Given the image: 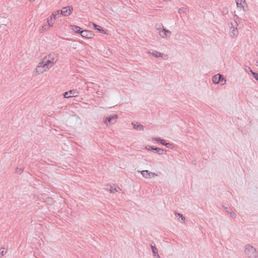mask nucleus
Returning <instances> with one entry per match:
<instances>
[{"mask_svg": "<svg viewBox=\"0 0 258 258\" xmlns=\"http://www.w3.org/2000/svg\"><path fill=\"white\" fill-rule=\"evenodd\" d=\"M141 173L142 176L146 178H153L157 176V174L154 172H150L147 170H143Z\"/></svg>", "mask_w": 258, "mask_h": 258, "instance_id": "7", "label": "nucleus"}, {"mask_svg": "<svg viewBox=\"0 0 258 258\" xmlns=\"http://www.w3.org/2000/svg\"><path fill=\"white\" fill-rule=\"evenodd\" d=\"M73 11V8L72 6L63 7L60 11V14L65 17L70 16Z\"/></svg>", "mask_w": 258, "mask_h": 258, "instance_id": "3", "label": "nucleus"}, {"mask_svg": "<svg viewBox=\"0 0 258 258\" xmlns=\"http://www.w3.org/2000/svg\"><path fill=\"white\" fill-rule=\"evenodd\" d=\"M105 189L110 193L118 192L119 188L114 184H107L106 185Z\"/></svg>", "mask_w": 258, "mask_h": 258, "instance_id": "4", "label": "nucleus"}, {"mask_svg": "<svg viewBox=\"0 0 258 258\" xmlns=\"http://www.w3.org/2000/svg\"><path fill=\"white\" fill-rule=\"evenodd\" d=\"M152 249L154 255H156V253L157 252V248L155 246H152Z\"/></svg>", "mask_w": 258, "mask_h": 258, "instance_id": "24", "label": "nucleus"}, {"mask_svg": "<svg viewBox=\"0 0 258 258\" xmlns=\"http://www.w3.org/2000/svg\"><path fill=\"white\" fill-rule=\"evenodd\" d=\"M93 26L94 27V28L96 29H97L98 31H100V32H103V30H102V28L101 26H98L94 23H93Z\"/></svg>", "mask_w": 258, "mask_h": 258, "instance_id": "18", "label": "nucleus"}, {"mask_svg": "<svg viewBox=\"0 0 258 258\" xmlns=\"http://www.w3.org/2000/svg\"><path fill=\"white\" fill-rule=\"evenodd\" d=\"M178 216L181 217V219L182 220H184V218L182 216V215H180V214H178Z\"/></svg>", "mask_w": 258, "mask_h": 258, "instance_id": "26", "label": "nucleus"}, {"mask_svg": "<svg viewBox=\"0 0 258 258\" xmlns=\"http://www.w3.org/2000/svg\"><path fill=\"white\" fill-rule=\"evenodd\" d=\"M170 34V32L168 30H165V29H163L160 32V35L162 37H167L169 36Z\"/></svg>", "mask_w": 258, "mask_h": 258, "instance_id": "14", "label": "nucleus"}, {"mask_svg": "<svg viewBox=\"0 0 258 258\" xmlns=\"http://www.w3.org/2000/svg\"><path fill=\"white\" fill-rule=\"evenodd\" d=\"M69 27L74 33H76L80 34L82 31V28L81 27L74 25H70Z\"/></svg>", "mask_w": 258, "mask_h": 258, "instance_id": "12", "label": "nucleus"}, {"mask_svg": "<svg viewBox=\"0 0 258 258\" xmlns=\"http://www.w3.org/2000/svg\"><path fill=\"white\" fill-rule=\"evenodd\" d=\"M132 124L134 125L135 129L139 130V131L143 130V126L142 125H141V124L136 125L135 124H134L133 123Z\"/></svg>", "mask_w": 258, "mask_h": 258, "instance_id": "16", "label": "nucleus"}, {"mask_svg": "<svg viewBox=\"0 0 258 258\" xmlns=\"http://www.w3.org/2000/svg\"><path fill=\"white\" fill-rule=\"evenodd\" d=\"M212 80L213 82L215 84L221 83L222 85H224L226 83V80L222 78V75L220 74H217L214 76Z\"/></svg>", "mask_w": 258, "mask_h": 258, "instance_id": "5", "label": "nucleus"}, {"mask_svg": "<svg viewBox=\"0 0 258 258\" xmlns=\"http://www.w3.org/2000/svg\"><path fill=\"white\" fill-rule=\"evenodd\" d=\"M170 145V144H169V145H167V146H166L169 147Z\"/></svg>", "mask_w": 258, "mask_h": 258, "instance_id": "29", "label": "nucleus"}, {"mask_svg": "<svg viewBox=\"0 0 258 258\" xmlns=\"http://www.w3.org/2000/svg\"><path fill=\"white\" fill-rule=\"evenodd\" d=\"M55 20V18L50 15L47 19L48 26H45V27H43L44 29L47 30L49 27H52L54 23Z\"/></svg>", "mask_w": 258, "mask_h": 258, "instance_id": "11", "label": "nucleus"}, {"mask_svg": "<svg viewBox=\"0 0 258 258\" xmlns=\"http://www.w3.org/2000/svg\"><path fill=\"white\" fill-rule=\"evenodd\" d=\"M80 34L82 37L87 39H91L94 36V34L92 31L87 30H82Z\"/></svg>", "mask_w": 258, "mask_h": 258, "instance_id": "6", "label": "nucleus"}, {"mask_svg": "<svg viewBox=\"0 0 258 258\" xmlns=\"http://www.w3.org/2000/svg\"><path fill=\"white\" fill-rule=\"evenodd\" d=\"M57 60V56L54 53H50L42 59L41 62L48 70L53 67Z\"/></svg>", "mask_w": 258, "mask_h": 258, "instance_id": "1", "label": "nucleus"}, {"mask_svg": "<svg viewBox=\"0 0 258 258\" xmlns=\"http://www.w3.org/2000/svg\"><path fill=\"white\" fill-rule=\"evenodd\" d=\"M117 118V116L116 115H113L112 116L106 118L104 123L106 125H109L110 123H115Z\"/></svg>", "mask_w": 258, "mask_h": 258, "instance_id": "10", "label": "nucleus"}, {"mask_svg": "<svg viewBox=\"0 0 258 258\" xmlns=\"http://www.w3.org/2000/svg\"><path fill=\"white\" fill-rule=\"evenodd\" d=\"M158 139H159V138H153V140H155V141H159L158 140Z\"/></svg>", "mask_w": 258, "mask_h": 258, "instance_id": "27", "label": "nucleus"}, {"mask_svg": "<svg viewBox=\"0 0 258 258\" xmlns=\"http://www.w3.org/2000/svg\"><path fill=\"white\" fill-rule=\"evenodd\" d=\"M7 252V250L5 248H0V257L5 255Z\"/></svg>", "mask_w": 258, "mask_h": 258, "instance_id": "17", "label": "nucleus"}, {"mask_svg": "<svg viewBox=\"0 0 258 258\" xmlns=\"http://www.w3.org/2000/svg\"><path fill=\"white\" fill-rule=\"evenodd\" d=\"M153 55L154 56H155V57H159V56L162 57V54L158 52H153Z\"/></svg>", "mask_w": 258, "mask_h": 258, "instance_id": "22", "label": "nucleus"}, {"mask_svg": "<svg viewBox=\"0 0 258 258\" xmlns=\"http://www.w3.org/2000/svg\"><path fill=\"white\" fill-rule=\"evenodd\" d=\"M48 70V69L46 68L41 62H40L35 68L34 71V74L35 75H39L47 71Z\"/></svg>", "mask_w": 258, "mask_h": 258, "instance_id": "2", "label": "nucleus"}, {"mask_svg": "<svg viewBox=\"0 0 258 258\" xmlns=\"http://www.w3.org/2000/svg\"><path fill=\"white\" fill-rule=\"evenodd\" d=\"M60 15H61L60 11L57 10L52 13L51 16L54 17L55 19H56L57 18L59 17Z\"/></svg>", "mask_w": 258, "mask_h": 258, "instance_id": "15", "label": "nucleus"}, {"mask_svg": "<svg viewBox=\"0 0 258 258\" xmlns=\"http://www.w3.org/2000/svg\"><path fill=\"white\" fill-rule=\"evenodd\" d=\"M236 5L240 9H243L245 0H236Z\"/></svg>", "mask_w": 258, "mask_h": 258, "instance_id": "13", "label": "nucleus"}, {"mask_svg": "<svg viewBox=\"0 0 258 258\" xmlns=\"http://www.w3.org/2000/svg\"><path fill=\"white\" fill-rule=\"evenodd\" d=\"M231 35L234 36L237 34V30L236 29L233 28L232 31L231 32Z\"/></svg>", "mask_w": 258, "mask_h": 258, "instance_id": "19", "label": "nucleus"}, {"mask_svg": "<svg viewBox=\"0 0 258 258\" xmlns=\"http://www.w3.org/2000/svg\"><path fill=\"white\" fill-rule=\"evenodd\" d=\"M255 249L252 246H248L246 248L245 253L249 257L255 256Z\"/></svg>", "mask_w": 258, "mask_h": 258, "instance_id": "8", "label": "nucleus"}, {"mask_svg": "<svg viewBox=\"0 0 258 258\" xmlns=\"http://www.w3.org/2000/svg\"><path fill=\"white\" fill-rule=\"evenodd\" d=\"M79 92L75 90H70L64 93L63 96L65 98H70L72 97H77L78 96Z\"/></svg>", "mask_w": 258, "mask_h": 258, "instance_id": "9", "label": "nucleus"}, {"mask_svg": "<svg viewBox=\"0 0 258 258\" xmlns=\"http://www.w3.org/2000/svg\"><path fill=\"white\" fill-rule=\"evenodd\" d=\"M158 140L163 145L167 146V145H169V143H166L163 139H158Z\"/></svg>", "mask_w": 258, "mask_h": 258, "instance_id": "21", "label": "nucleus"}, {"mask_svg": "<svg viewBox=\"0 0 258 258\" xmlns=\"http://www.w3.org/2000/svg\"><path fill=\"white\" fill-rule=\"evenodd\" d=\"M29 1H31V2H33V1H34L35 0H29Z\"/></svg>", "mask_w": 258, "mask_h": 258, "instance_id": "28", "label": "nucleus"}, {"mask_svg": "<svg viewBox=\"0 0 258 258\" xmlns=\"http://www.w3.org/2000/svg\"><path fill=\"white\" fill-rule=\"evenodd\" d=\"M145 149L147 150H148V151H150V150H154V148L150 146H146Z\"/></svg>", "mask_w": 258, "mask_h": 258, "instance_id": "25", "label": "nucleus"}, {"mask_svg": "<svg viewBox=\"0 0 258 258\" xmlns=\"http://www.w3.org/2000/svg\"><path fill=\"white\" fill-rule=\"evenodd\" d=\"M154 150H156L157 152H158L159 154H162L164 152V150L161 149H160V148H156L154 149Z\"/></svg>", "mask_w": 258, "mask_h": 258, "instance_id": "20", "label": "nucleus"}, {"mask_svg": "<svg viewBox=\"0 0 258 258\" xmlns=\"http://www.w3.org/2000/svg\"><path fill=\"white\" fill-rule=\"evenodd\" d=\"M253 77L258 81V74L251 72Z\"/></svg>", "mask_w": 258, "mask_h": 258, "instance_id": "23", "label": "nucleus"}]
</instances>
